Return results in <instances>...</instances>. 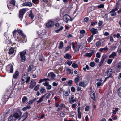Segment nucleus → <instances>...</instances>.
Returning a JSON list of instances; mask_svg holds the SVG:
<instances>
[{"mask_svg":"<svg viewBox=\"0 0 121 121\" xmlns=\"http://www.w3.org/2000/svg\"><path fill=\"white\" fill-rule=\"evenodd\" d=\"M26 53V51L25 50H24L20 52V58L22 62H24L25 61L26 58V56L25 55Z\"/></svg>","mask_w":121,"mask_h":121,"instance_id":"nucleus-1","label":"nucleus"},{"mask_svg":"<svg viewBox=\"0 0 121 121\" xmlns=\"http://www.w3.org/2000/svg\"><path fill=\"white\" fill-rule=\"evenodd\" d=\"M119 7L118 4L117 3L115 8L110 12V13H111V16H113L115 15L116 13L115 12L118 9Z\"/></svg>","mask_w":121,"mask_h":121,"instance_id":"nucleus-2","label":"nucleus"},{"mask_svg":"<svg viewBox=\"0 0 121 121\" xmlns=\"http://www.w3.org/2000/svg\"><path fill=\"white\" fill-rule=\"evenodd\" d=\"M22 114V112L19 111L18 113L16 112L13 114V117L15 118L16 120L18 119V120H20L22 118L21 115Z\"/></svg>","mask_w":121,"mask_h":121,"instance_id":"nucleus-3","label":"nucleus"},{"mask_svg":"<svg viewBox=\"0 0 121 121\" xmlns=\"http://www.w3.org/2000/svg\"><path fill=\"white\" fill-rule=\"evenodd\" d=\"M63 19L66 23H68L69 21H72L69 15L67 14H65L63 16Z\"/></svg>","mask_w":121,"mask_h":121,"instance_id":"nucleus-4","label":"nucleus"},{"mask_svg":"<svg viewBox=\"0 0 121 121\" xmlns=\"http://www.w3.org/2000/svg\"><path fill=\"white\" fill-rule=\"evenodd\" d=\"M76 101V99L74 97V95H71L69 97V102L72 104Z\"/></svg>","mask_w":121,"mask_h":121,"instance_id":"nucleus-5","label":"nucleus"},{"mask_svg":"<svg viewBox=\"0 0 121 121\" xmlns=\"http://www.w3.org/2000/svg\"><path fill=\"white\" fill-rule=\"evenodd\" d=\"M25 12L26 10L24 9H21L20 10L19 16V18H20L21 20H22V19L23 18V15Z\"/></svg>","mask_w":121,"mask_h":121,"instance_id":"nucleus-6","label":"nucleus"},{"mask_svg":"<svg viewBox=\"0 0 121 121\" xmlns=\"http://www.w3.org/2000/svg\"><path fill=\"white\" fill-rule=\"evenodd\" d=\"M6 70L9 73H12L13 72V68L12 65H8L6 68Z\"/></svg>","mask_w":121,"mask_h":121,"instance_id":"nucleus-7","label":"nucleus"},{"mask_svg":"<svg viewBox=\"0 0 121 121\" xmlns=\"http://www.w3.org/2000/svg\"><path fill=\"white\" fill-rule=\"evenodd\" d=\"M54 24V22L51 20L49 21L46 24V26L47 28L52 27Z\"/></svg>","mask_w":121,"mask_h":121,"instance_id":"nucleus-8","label":"nucleus"},{"mask_svg":"<svg viewBox=\"0 0 121 121\" xmlns=\"http://www.w3.org/2000/svg\"><path fill=\"white\" fill-rule=\"evenodd\" d=\"M23 39L21 38L20 37H17L16 40L17 41L19 42L20 43H24V42H26L27 41V40L26 38H24Z\"/></svg>","mask_w":121,"mask_h":121,"instance_id":"nucleus-9","label":"nucleus"},{"mask_svg":"<svg viewBox=\"0 0 121 121\" xmlns=\"http://www.w3.org/2000/svg\"><path fill=\"white\" fill-rule=\"evenodd\" d=\"M89 30L92 33V35H94L98 33V30L97 29H95L93 28H89Z\"/></svg>","mask_w":121,"mask_h":121,"instance_id":"nucleus-10","label":"nucleus"},{"mask_svg":"<svg viewBox=\"0 0 121 121\" xmlns=\"http://www.w3.org/2000/svg\"><path fill=\"white\" fill-rule=\"evenodd\" d=\"M116 71L117 72H120V69H121V63H117L116 66Z\"/></svg>","mask_w":121,"mask_h":121,"instance_id":"nucleus-11","label":"nucleus"},{"mask_svg":"<svg viewBox=\"0 0 121 121\" xmlns=\"http://www.w3.org/2000/svg\"><path fill=\"white\" fill-rule=\"evenodd\" d=\"M43 84L46 87V88L47 90H50L52 88L51 86L49 84V82H46Z\"/></svg>","mask_w":121,"mask_h":121,"instance_id":"nucleus-12","label":"nucleus"},{"mask_svg":"<svg viewBox=\"0 0 121 121\" xmlns=\"http://www.w3.org/2000/svg\"><path fill=\"white\" fill-rule=\"evenodd\" d=\"M22 77L26 81V83H27L30 80V77L28 76V75L27 74H24L23 76Z\"/></svg>","mask_w":121,"mask_h":121,"instance_id":"nucleus-13","label":"nucleus"},{"mask_svg":"<svg viewBox=\"0 0 121 121\" xmlns=\"http://www.w3.org/2000/svg\"><path fill=\"white\" fill-rule=\"evenodd\" d=\"M48 78L51 79H53L55 77V75L53 72L49 73L48 75Z\"/></svg>","mask_w":121,"mask_h":121,"instance_id":"nucleus-14","label":"nucleus"},{"mask_svg":"<svg viewBox=\"0 0 121 121\" xmlns=\"http://www.w3.org/2000/svg\"><path fill=\"white\" fill-rule=\"evenodd\" d=\"M12 92V90L11 89H9L8 90H7V91H6V95H5V98L8 99V95H9L10 94V95L11 94V93Z\"/></svg>","mask_w":121,"mask_h":121,"instance_id":"nucleus-15","label":"nucleus"},{"mask_svg":"<svg viewBox=\"0 0 121 121\" xmlns=\"http://www.w3.org/2000/svg\"><path fill=\"white\" fill-rule=\"evenodd\" d=\"M18 33L22 37L25 38L26 36L25 35L22 31L20 29H18L17 30Z\"/></svg>","mask_w":121,"mask_h":121,"instance_id":"nucleus-16","label":"nucleus"},{"mask_svg":"<svg viewBox=\"0 0 121 121\" xmlns=\"http://www.w3.org/2000/svg\"><path fill=\"white\" fill-rule=\"evenodd\" d=\"M18 33L22 37L25 38L26 36L25 35L22 31L20 29H18L17 30Z\"/></svg>","mask_w":121,"mask_h":121,"instance_id":"nucleus-17","label":"nucleus"},{"mask_svg":"<svg viewBox=\"0 0 121 121\" xmlns=\"http://www.w3.org/2000/svg\"><path fill=\"white\" fill-rule=\"evenodd\" d=\"M90 95L91 98L94 101L95 100V94L93 91H92L90 92Z\"/></svg>","mask_w":121,"mask_h":121,"instance_id":"nucleus-18","label":"nucleus"},{"mask_svg":"<svg viewBox=\"0 0 121 121\" xmlns=\"http://www.w3.org/2000/svg\"><path fill=\"white\" fill-rule=\"evenodd\" d=\"M47 94H46L43 95L39 99V100L37 101V104H38L39 103L42 102L44 98L46 96Z\"/></svg>","mask_w":121,"mask_h":121,"instance_id":"nucleus-19","label":"nucleus"},{"mask_svg":"<svg viewBox=\"0 0 121 121\" xmlns=\"http://www.w3.org/2000/svg\"><path fill=\"white\" fill-rule=\"evenodd\" d=\"M15 52H16V50H14L13 48L11 47L9 49V53L10 54H12L14 53Z\"/></svg>","mask_w":121,"mask_h":121,"instance_id":"nucleus-20","label":"nucleus"},{"mask_svg":"<svg viewBox=\"0 0 121 121\" xmlns=\"http://www.w3.org/2000/svg\"><path fill=\"white\" fill-rule=\"evenodd\" d=\"M64 95L66 96H68L70 93V91L69 89H68L66 91H63V92Z\"/></svg>","mask_w":121,"mask_h":121,"instance_id":"nucleus-21","label":"nucleus"},{"mask_svg":"<svg viewBox=\"0 0 121 121\" xmlns=\"http://www.w3.org/2000/svg\"><path fill=\"white\" fill-rule=\"evenodd\" d=\"M112 73V70L111 69L109 68L107 69L106 73L107 75H110Z\"/></svg>","mask_w":121,"mask_h":121,"instance_id":"nucleus-22","label":"nucleus"},{"mask_svg":"<svg viewBox=\"0 0 121 121\" xmlns=\"http://www.w3.org/2000/svg\"><path fill=\"white\" fill-rule=\"evenodd\" d=\"M19 72L18 71H16L13 75V77L14 79L17 78L19 76Z\"/></svg>","mask_w":121,"mask_h":121,"instance_id":"nucleus-23","label":"nucleus"},{"mask_svg":"<svg viewBox=\"0 0 121 121\" xmlns=\"http://www.w3.org/2000/svg\"><path fill=\"white\" fill-rule=\"evenodd\" d=\"M80 77V75L78 74L77 75V77L75 78L74 81L76 83V84H77L78 83V81H79Z\"/></svg>","mask_w":121,"mask_h":121,"instance_id":"nucleus-24","label":"nucleus"},{"mask_svg":"<svg viewBox=\"0 0 121 121\" xmlns=\"http://www.w3.org/2000/svg\"><path fill=\"white\" fill-rule=\"evenodd\" d=\"M22 5L23 6H28L31 7L32 5V4L30 2H25L23 3Z\"/></svg>","mask_w":121,"mask_h":121,"instance_id":"nucleus-25","label":"nucleus"},{"mask_svg":"<svg viewBox=\"0 0 121 121\" xmlns=\"http://www.w3.org/2000/svg\"><path fill=\"white\" fill-rule=\"evenodd\" d=\"M7 7L10 10H12L14 8V5L11 4L10 3H8L7 4Z\"/></svg>","mask_w":121,"mask_h":121,"instance_id":"nucleus-26","label":"nucleus"},{"mask_svg":"<svg viewBox=\"0 0 121 121\" xmlns=\"http://www.w3.org/2000/svg\"><path fill=\"white\" fill-rule=\"evenodd\" d=\"M9 121H15L16 120L15 118L14 117L13 115L10 116L8 118Z\"/></svg>","mask_w":121,"mask_h":121,"instance_id":"nucleus-27","label":"nucleus"},{"mask_svg":"<svg viewBox=\"0 0 121 121\" xmlns=\"http://www.w3.org/2000/svg\"><path fill=\"white\" fill-rule=\"evenodd\" d=\"M72 57V56L70 54L66 53L64 56V58H65L70 59Z\"/></svg>","mask_w":121,"mask_h":121,"instance_id":"nucleus-28","label":"nucleus"},{"mask_svg":"<svg viewBox=\"0 0 121 121\" xmlns=\"http://www.w3.org/2000/svg\"><path fill=\"white\" fill-rule=\"evenodd\" d=\"M116 55V54L115 52H113L109 56V57L110 58H114Z\"/></svg>","mask_w":121,"mask_h":121,"instance_id":"nucleus-29","label":"nucleus"},{"mask_svg":"<svg viewBox=\"0 0 121 121\" xmlns=\"http://www.w3.org/2000/svg\"><path fill=\"white\" fill-rule=\"evenodd\" d=\"M79 86H80L85 87L86 85L84 81H83L82 82H81L79 83Z\"/></svg>","mask_w":121,"mask_h":121,"instance_id":"nucleus-30","label":"nucleus"},{"mask_svg":"<svg viewBox=\"0 0 121 121\" xmlns=\"http://www.w3.org/2000/svg\"><path fill=\"white\" fill-rule=\"evenodd\" d=\"M66 70L69 72V74H72L73 73V71L72 70L70 69L68 67H66Z\"/></svg>","mask_w":121,"mask_h":121,"instance_id":"nucleus-31","label":"nucleus"},{"mask_svg":"<svg viewBox=\"0 0 121 121\" xmlns=\"http://www.w3.org/2000/svg\"><path fill=\"white\" fill-rule=\"evenodd\" d=\"M36 84V82H35L32 83H31L29 86V87L30 88H32Z\"/></svg>","mask_w":121,"mask_h":121,"instance_id":"nucleus-32","label":"nucleus"},{"mask_svg":"<svg viewBox=\"0 0 121 121\" xmlns=\"http://www.w3.org/2000/svg\"><path fill=\"white\" fill-rule=\"evenodd\" d=\"M65 108V104L63 103H62L59 106L58 109L59 110H61L63 108Z\"/></svg>","mask_w":121,"mask_h":121,"instance_id":"nucleus-33","label":"nucleus"},{"mask_svg":"<svg viewBox=\"0 0 121 121\" xmlns=\"http://www.w3.org/2000/svg\"><path fill=\"white\" fill-rule=\"evenodd\" d=\"M101 42L100 41H99L96 44V46L97 47H98L100 46H103L104 45L101 44Z\"/></svg>","mask_w":121,"mask_h":121,"instance_id":"nucleus-34","label":"nucleus"},{"mask_svg":"<svg viewBox=\"0 0 121 121\" xmlns=\"http://www.w3.org/2000/svg\"><path fill=\"white\" fill-rule=\"evenodd\" d=\"M104 60L105 58H102L99 64V67H100L101 66V65L103 64L104 61Z\"/></svg>","mask_w":121,"mask_h":121,"instance_id":"nucleus-35","label":"nucleus"},{"mask_svg":"<svg viewBox=\"0 0 121 121\" xmlns=\"http://www.w3.org/2000/svg\"><path fill=\"white\" fill-rule=\"evenodd\" d=\"M34 67L32 65H30L29 66L28 69V72H30L33 69Z\"/></svg>","mask_w":121,"mask_h":121,"instance_id":"nucleus-36","label":"nucleus"},{"mask_svg":"<svg viewBox=\"0 0 121 121\" xmlns=\"http://www.w3.org/2000/svg\"><path fill=\"white\" fill-rule=\"evenodd\" d=\"M63 42L61 41L59 43V45L58 47V48L59 49H61L63 47Z\"/></svg>","mask_w":121,"mask_h":121,"instance_id":"nucleus-37","label":"nucleus"},{"mask_svg":"<svg viewBox=\"0 0 121 121\" xmlns=\"http://www.w3.org/2000/svg\"><path fill=\"white\" fill-rule=\"evenodd\" d=\"M93 35H92L87 39V41L88 42H90L93 39Z\"/></svg>","mask_w":121,"mask_h":121,"instance_id":"nucleus-38","label":"nucleus"},{"mask_svg":"<svg viewBox=\"0 0 121 121\" xmlns=\"http://www.w3.org/2000/svg\"><path fill=\"white\" fill-rule=\"evenodd\" d=\"M117 94L119 97H121V87L119 88L117 90Z\"/></svg>","mask_w":121,"mask_h":121,"instance_id":"nucleus-39","label":"nucleus"},{"mask_svg":"<svg viewBox=\"0 0 121 121\" xmlns=\"http://www.w3.org/2000/svg\"><path fill=\"white\" fill-rule=\"evenodd\" d=\"M40 92L41 93L44 94L46 92V90L43 87L42 88L40 89Z\"/></svg>","mask_w":121,"mask_h":121,"instance_id":"nucleus-40","label":"nucleus"},{"mask_svg":"<svg viewBox=\"0 0 121 121\" xmlns=\"http://www.w3.org/2000/svg\"><path fill=\"white\" fill-rule=\"evenodd\" d=\"M30 13L29 14V16L32 19H33L34 16L33 14L32 13V11H30Z\"/></svg>","mask_w":121,"mask_h":121,"instance_id":"nucleus-41","label":"nucleus"},{"mask_svg":"<svg viewBox=\"0 0 121 121\" xmlns=\"http://www.w3.org/2000/svg\"><path fill=\"white\" fill-rule=\"evenodd\" d=\"M27 99V98L26 97L24 96L22 98V102L23 103H24Z\"/></svg>","mask_w":121,"mask_h":121,"instance_id":"nucleus-42","label":"nucleus"},{"mask_svg":"<svg viewBox=\"0 0 121 121\" xmlns=\"http://www.w3.org/2000/svg\"><path fill=\"white\" fill-rule=\"evenodd\" d=\"M28 113L27 112H25L23 115V117H25V118L23 119V120L26 119L28 116Z\"/></svg>","mask_w":121,"mask_h":121,"instance_id":"nucleus-43","label":"nucleus"},{"mask_svg":"<svg viewBox=\"0 0 121 121\" xmlns=\"http://www.w3.org/2000/svg\"><path fill=\"white\" fill-rule=\"evenodd\" d=\"M96 85H97V87L98 88L100 86H102V84L101 82H98L96 83Z\"/></svg>","mask_w":121,"mask_h":121,"instance_id":"nucleus-44","label":"nucleus"},{"mask_svg":"<svg viewBox=\"0 0 121 121\" xmlns=\"http://www.w3.org/2000/svg\"><path fill=\"white\" fill-rule=\"evenodd\" d=\"M9 3L13 5H15V1L14 0H11V1L10 2V3Z\"/></svg>","mask_w":121,"mask_h":121,"instance_id":"nucleus-45","label":"nucleus"},{"mask_svg":"<svg viewBox=\"0 0 121 121\" xmlns=\"http://www.w3.org/2000/svg\"><path fill=\"white\" fill-rule=\"evenodd\" d=\"M63 27L62 26H61L60 28L56 30V33H58L59 32V31H61L63 29Z\"/></svg>","mask_w":121,"mask_h":121,"instance_id":"nucleus-46","label":"nucleus"},{"mask_svg":"<svg viewBox=\"0 0 121 121\" xmlns=\"http://www.w3.org/2000/svg\"><path fill=\"white\" fill-rule=\"evenodd\" d=\"M39 84L38 85H37L36 86H35V88L34 89V90L35 91H37L39 89Z\"/></svg>","mask_w":121,"mask_h":121,"instance_id":"nucleus-47","label":"nucleus"},{"mask_svg":"<svg viewBox=\"0 0 121 121\" xmlns=\"http://www.w3.org/2000/svg\"><path fill=\"white\" fill-rule=\"evenodd\" d=\"M104 5L103 4H101L97 6V7L99 8H102L104 7Z\"/></svg>","mask_w":121,"mask_h":121,"instance_id":"nucleus-48","label":"nucleus"},{"mask_svg":"<svg viewBox=\"0 0 121 121\" xmlns=\"http://www.w3.org/2000/svg\"><path fill=\"white\" fill-rule=\"evenodd\" d=\"M34 48H30L29 49V51L31 53H32L33 52H34Z\"/></svg>","mask_w":121,"mask_h":121,"instance_id":"nucleus-49","label":"nucleus"},{"mask_svg":"<svg viewBox=\"0 0 121 121\" xmlns=\"http://www.w3.org/2000/svg\"><path fill=\"white\" fill-rule=\"evenodd\" d=\"M21 83L23 84L25 82H26V81L22 77V78L21 79Z\"/></svg>","mask_w":121,"mask_h":121,"instance_id":"nucleus-50","label":"nucleus"},{"mask_svg":"<svg viewBox=\"0 0 121 121\" xmlns=\"http://www.w3.org/2000/svg\"><path fill=\"white\" fill-rule=\"evenodd\" d=\"M113 60L112 59H109L108 60L107 63L108 64H111L112 61Z\"/></svg>","mask_w":121,"mask_h":121,"instance_id":"nucleus-51","label":"nucleus"},{"mask_svg":"<svg viewBox=\"0 0 121 121\" xmlns=\"http://www.w3.org/2000/svg\"><path fill=\"white\" fill-rule=\"evenodd\" d=\"M90 107L89 106H86L85 108V111H87L89 110Z\"/></svg>","mask_w":121,"mask_h":121,"instance_id":"nucleus-52","label":"nucleus"},{"mask_svg":"<svg viewBox=\"0 0 121 121\" xmlns=\"http://www.w3.org/2000/svg\"><path fill=\"white\" fill-rule=\"evenodd\" d=\"M81 112H78V117L79 119H80L81 118Z\"/></svg>","mask_w":121,"mask_h":121,"instance_id":"nucleus-53","label":"nucleus"},{"mask_svg":"<svg viewBox=\"0 0 121 121\" xmlns=\"http://www.w3.org/2000/svg\"><path fill=\"white\" fill-rule=\"evenodd\" d=\"M72 66L74 68H77L78 67V65L75 63H73L72 65Z\"/></svg>","mask_w":121,"mask_h":121,"instance_id":"nucleus-54","label":"nucleus"},{"mask_svg":"<svg viewBox=\"0 0 121 121\" xmlns=\"http://www.w3.org/2000/svg\"><path fill=\"white\" fill-rule=\"evenodd\" d=\"M96 57L98 58H100L101 57L100 53L99 52H98L96 54Z\"/></svg>","mask_w":121,"mask_h":121,"instance_id":"nucleus-55","label":"nucleus"},{"mask_svg":"<svg viewBox=\"0 0 121 121\" xmlns=\"http://www.w3.org/2000/svg\"><path fill=\"white\" fill-rule=\"evenodd\" d=\"M67 64L69 66H70L72 64V62L70 60H68L67 61Z\"/></svg>","mask_w":121,"mask_h":121,"instance_id":"nucleus-56","label":"nucleus"},{"mask_svg":"<svg viewBox=\"0 0 121 121\" xmlns=\"http://www.w3.org/2000/svg\"><path fill=\"white\" fill-rule=\"evenodd\" d=\"M90 65L91 67H93L95 66V63L94 62H91L90 63Z\"/></svg>","mask_w":121,"mask_h":121,"instance_id":"nucleus-57","label":"nucleus"},{"mask_svg":"<svg viewBox=\"0 0 121 121\" xmlns=\"http://www.w3.org/2000/svg\"><path fill=\"white\" fill-rule=\"evenodd\" d=\"M111 50H114L116 48V46H110Z\"/></svg>","mask_w":121,"mask_h":121,"instance_id":"nucleus-58","label":"nucleus"},{"mask_svg":"<svg viewBox=\"0 0 121 121\" xmlns=\"http://www.w3.org/2000/svg\"><path fill=\"white\" fill-rule=\"evenodd\" d=\"M80 33L82 34H84L85 33V31L84 30H82L80 31Z\"/></svg>","mask_w":121,"mask_h":121,"instance_id":"nucleus-59","label":"nucleus"},{"mask_svg":"<svg viewBox=\"0 0 121 121\" xmlns=\"http://www.w3.org/2000/svg\"><path fill=\"white\" fill-rule=\"evenodd\" d=\"M39 60L40 61H43V57L42 56H40L39 57Z\"/></svg>","mask_w":121,"mask_h":121,"instance_id":"nucleus-60","label":"nucleus"},{"mask_svg":"<svg viewBox=\"0 0 121 121\" xmlns=\"http://www.w3.org/2000/svg\"><path fill=\"white\" fill-rule=\"evenodd\" d=\"M71 90L72 92H74L75 91V88L74 87L72 86L71 87Z\"/></svg>","mask_w":121,"mask_h":121,"instance_id":"nucleus-61","label":"nucleus"},{"mask_svg":"<svg viewBox=\"0 0 121 121\" xmlns=\"http://www.w3.org/2000/svg\"><path fill=\"white\" fill-rule=\"evenodd\" d=\"M86 56L87 57H90L92 55L90 53H86Z\"/></svg>","mask_w":121,"mask_h":121,"instance_id":"nucleus-62","label":"nucleus"},{"mask_svg":"<svg viewBox=\"0 0 121 121\" xmlns=\"http://www.w3.org/2000/svg\"><path fill=\"white\" fill-rule=\"evenodd\" d=\"M73 81L72 80H69L67 82V83L69 85H70L72 83Z\"/></svg>","mask_w":121,"mask_h":121,"instance_id":"nucleus-63","label":"nucleus"},{"mask_svg":"<svg viewBox=\"0 0 121 121\" xmlns=\"http://www.w3.org/2000/svg\"><path fill=\"white\" fill-rule=\"evenodd\" d=\"M94 52H95V50H90V54H91V55H92L93 54L95 53Z\"/></svg>","mask_w":121,"mask_h":121,"instance_id":"nucleus-64","label":"nucleus"}]
</instances>
